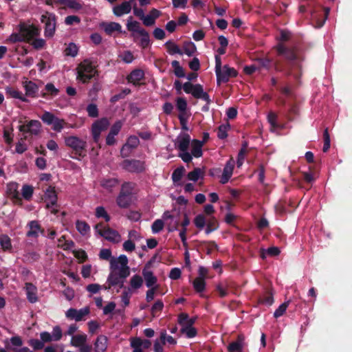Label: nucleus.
Instances as JSON below:
<instances>
[{"mask_svg":"<svg viewBox=\"0 0 352 352\" xmlns=\"http://www.w3.org/2000/svg\"><path fill=\"white\" fill-rule=\"evenodd\" d=\"M191 140L187 133L179 134L175 141V146L179 151L178 155L184 162H190L192 160V156L188 151Z\"/></svg>","mask_w":352,"mask_h":352,"instance_id":"obj_1","label":"nucleus"},{"mask_svg":"<svg viewBox=\"0 0 352 352\" xmlns=\"http://www.w3.org/2000/svg\"><path fill=\"white\" fill-rule=\"evenodd\" d=\"M76 79L82 83L88 82L96 74V69L89 59L82 61L76 67Z\"/></svg>","mask_w":352,"mask_h":352,"instance_id":"obj_2","label":"nucleus"},{"mask_svg":"<svg viewBox=\"0 0 352 352\" xmlns=\"http://www.w3.org/2000/svg\"><path fill=\"white\" fill-rule=\"evenodd\" d=\"M128 258L126 256L122 254L118 258H112L110 261V268L117 272L120 277L126 278L130 274V268L128 266Z\"/></svg>","mask_w":352,"mask_h":352,"instance_id":"obj_3","label":"nucleus"},{"mask_svg":"<svg viewBox=\"0 0 352 352\" xmlns=\"http://www.w3.org/2000/svg\"><path fill=\"white\" fill-rule=\"evenodd\" d=\"M195 318H189L188 314L182 313L178 316V322L181 325V333L188 338H193L196 336V329L192 327Z\"/></svg>","mask_w":352,"mask_h":352,"instance_id":"obj_4","label":"nucleus"},{"mask_svg":"<svg viewBox=\"0 0 352 352\" xmlns=\"http://www.w3.org/2000/svg\"><path fill=\"white\" fill-rule=\"evenodd\" d=\"M183 89L186 94H191L195 98L202 99L208 104L210 102L209 95L204 91L201 85L187 82L184 84Z\"/></svg>","mask_w":352,"mask_h":352,"instance_id":"obj_5","label":"nucleus"},{"mask_svg":"<svg viewBox=\"0 0 352 352\" xmlns=\"http://www.w3.org/2000/svg\"><path fill=\"white\" fill-rule=\"evenodd\" d=\"M95 228L96 232L107 241L114 243L121 241V236L116 230L104 227L102 223L97 224Z\"/></svg>","mask_w":352,"mask_h":352,"instance_id":"obj_6","label":"nucleus"},{"mask_svg":"<svg viewBox=\"0 0 352 352\" xmlns=\"http://www.w3.org/2000/svg\"><path fill=\"white\" fill-rule=\"evenodd\" d=\"M41 120L47 124L52 125V129L60 132L67 125V122L63 119H60L50 112L45 111L41 116Z\"/></svg>","mask_w":352,"mask_h":352,"instance_id":"obj_7","label":"nucleus"},{"mask_svg":"<svg viewBox=\"0 0 352 352\" xmlns=\"http://www.w3.org/2000/svg\"><path fill=\"white\" fill-rule=\"evenodd\" d=\"M131 185L130 184H124L122 186L121 192L117 197L116 202L119 207L126 208L131 204Z\"/></svg>","mask_w":352,"mask_h":352,"instance_id":"obj_8","label":"nucleus"},{"mask_svg":"<svg viewBox=\"0 0 352 352\" xmlns=\"http://www.w3.org/2000/svg\"><path fill=\"white\" fill-rule=\"evenodd\" d=\"M44 201L46 204V208L49 209L51 213L56 214L58 212L57 208V195L54 187L49 186L45 192Z\"/></svg>","mask_w":352,"mask_h":352,"instance_id":"obj_9","label":"nucleus"},{"mask_svg":"<svg viewBox=\"0 0 352 352\" xmlns=\"http://www.w3.org/2000/svg\"><path fill=\"white\" fill-rule=\"evenodd\" d=\"M109 124V121L107 118H101L93 123L91 126V134L96 143L99 142L101 133L108 129Z\"/></svg>","mask_w":352,"mask_h":352,"instance_id":"obj_10","label":"nucleus"},{"mask_svg":"<svg viewBox=\"0 0 352 352\" xmlns=\"http://www.w3.org/2000/svg\"><path fill=\"white\" fill-rule=\"evenodd\" d=\"M19 31L23 34L25 42H29L40 33L37 27L26 23H21L19 25Z\"/></svg>","mask_w":352,"mask_h":352,"instance_id":"obj_11","label":"nucleus"},{"mask_svg":"<svg viewBox=\"0 0 352 352\" xmlns=\"http://www.w3.org/2000/svg\"><path fill=\"white\" fill-rule=\"evenodd\" d=\"M65 145L73 150L77 153H80L86 147V142L80 139L77 136H68L65 138Z\"/></svg>","mask_w":352,"mask_h":352,"instance_id":"obj_12","label":"nucleus"},{"mask_svg":"<svg viewBox=\"0 0 352 352\" xmlns=\"http://www.w3.org/2000/svg\"><path fill=\"white\" fill-rule=\"evenodd\" d=\"M41 21L45 25V36L52 37L56 29V22L54 15L49 13L42 15Z\"/></svg>","mask_w":352,"mask_h":352,"instance_id":"obj_13","label":"nucleus"},{"mask_svg":"<svg viewBox=\"0 0 352 352\" xmlns=\"http://www.w3.org/2000/svg\"><path fill=\"white\" fill-rule=\"evenodd\" d=\"M89 311L88 307H83L78 310L70 308L65 312V316L69 320H74L76 322H79L84 320L85 317L89 314Z\"/></svg>","mask_w":352,"mask_h":352,"instance_id":"obj_14","label":"nucleus"},{"mask_svg":"<svg viewBox=\"0 0 352 352\" xmlns=\"http://www.w3.org/2000/svg\"><path fill=\"white\" fill-rule=\"evenodd\" d=\"M130 345L133 349V352H144V349H148L151 346V342L148 340L133 337L130 338Z\"/></svg>","mask_w":352,"mask_h":352,"instance_id":"obj_15","label":"nucleus"},{"mask_svg":"<svg viewBox=\"0 0 352 352\" xmlns=\"http://www.w3.org/2000/svg\"><path fill=\"white\" fill-rule=\"evenodd\" d=\"M247 346L245 337L239 334L236 340L231 342L228 346V352H244Z\"/></svg>","mask_w":352,"mask_h":352,"instance_id":"obj_16","label":"nucleus"},{"mask_svg":"<svg viewBox=\"0 0 352 352\" xmlns=\"http://www.w3.org/2000/svg\"><path fill=\"white\" fill-rule=\"evenodd\" d=\"M41 124L38 120H31L26 124L19 126V131L23 133H30L32 135H37L40 133Z\"/></svg>","mask_w":352,"mask_h":352,"instance_id":"obj_17","label":"nucleus"},{"mask_svg":"<svg viewBox=\"0 0 352 352\" xmlns=\"http://www.w3.org/2000/svg\"><path fill=\"white\" fill-rule=\"evenodd\" d=\"M237 75V72L232 67L228 65H224L219 72L217 74L218 82H226L228 81L230 78L235 77Z\"/></svg>","mask_w":352,"mask_h":352,"instance_id":"obj_18","label":"nucleus"},{"mask_svg":"<svg viewBox=\"0 0 352 352\" xmlns=\"http://www.w3.org/2000/svg\"><path fill=\"white\" fill-rule=\"evenodd\" d=\"M134 0L124 1L113 8V13L116 16H122L131 12Z\"/></svg>","mask_w":352,"mask_h":352,"instance_id":"obj_19","label":"nucleus"},{"mask_svg":"<svg viewBox=\"0 0 352 352\" xmlns=\"http://www.w3.org/2000/svg\"><path fill=\"white\" fill-rule=\"evenodd\" d=\"M235 162L231 157L226 164L221 177L220 182L223 184H226L232 175Z\"/></svg>","mask_w":352,"mask_h":352,"instance_id":"obj_20","label":"nucleus"},{"mask_svg":"<svg viewBox=\"0 0 352 352\" xmlns=\"http://www.w3.org/2000/svg\"><path fill=\"white\" fill-rule=\"evenodd\" d=\"M123 167L130 172H140L144 169V163L140 160H125Z\"/></svg>","mask_w":352,"mask_h":352,"instance_id":"obj_21","label":"nucleus"},{"mask_svg":"<svg viewBox=\"0 0 352 352\" xmlns=\"http://www.w3.org/2000/svg\"><path fill=\"white\" fill-rule=\"evenodd\" d=\"M161 15V12L155 8H152L149 13L144 17L143 24L146 26H152L155 20Z\"/></svg>","mask_w":352,"mask_h":352,"instance_id":"obj_22","label":"nucleus"},{"mask_svg":"<svg viewBox=\"0 0 352 352\" xmlns=\"http://www.w3.org/2000/svg\"><path fill=\"white\" fill-rule=\"evenodd\" d=\"M126 28L129 32H132V36L134 39L138 38L136 34L143 29L140 27V23L133 20L132 16L127 19Z\"/></svg>","mask_w":352,"mask_h":352,"instance_id":"obj_23","label":"nucleus"},{"mask_svg":"<svg viewBox=\"0 0 352 352\" xmlns=\"http://www.w3.org/2000/svg\"><path fill=\"white\" fill-rule=\"evenodd\" d=\"M144 77V71L140 69H136L133 70L127 76V80L129 82L133 83V85H138Z\"/></svg>","mask_w":352,"mask_h":352,"instance_id":"obj_24","label":"nucleus"},{"mask_svg":"<svg viewBox=\"0 0 352 352\" xmlns=\"http://www.w3.org/2000/svg\"><path fill=\"white\" fill-rule=\"evenodd\" d=\"M25 289L28 300L32 303L36 302L38 300L36 287L33 284L27 283Z\"/></svg>","mask_w":352,"mask_h":352,"instance_id":"obj_25","label":"nucleus"},{"mask_svg":"<svg viewBox=\"0 0 352 352\" xmlns=\"http://www.w3.org/2000/svg\"><path fill=\"white\" fill-rule=\"evenodd\" d=\"M23 87L25 90V96L35 97L38 89L36 83L30 80L23 82Z\"/></svg>","mask_w":352,"mask_h":352,"instance_id":"obj_26","label":"nucleus"},{"mask_svg":"<svg viewBox=\"0 0 352 352\" xmlns=\"http://www.w3.org/2000/svg\"><path fill=\"white\" fill-rule=\"evenodd\" d=\"M108 340L105 336H99L95 342L96 352H104L107 349Z\"/></svg>","mask_w":352,"mask_h":352,"instance_id":"obj_27","label":"nucleus"},{"mask_svg":"<svg viewBox=\"0 0 352 352\" xmlns=\"http://www.w3.org/2000/svg\"><path fill=\"white\" fill-rule=\"evenodd\" d=\"M191 156L195 157H199L202 155V146L203 142L197 140H193L191 142Z\"/></svg>","mask_w":352,"mask_h":352,"instance_id":"obj_28","label":"nucleus"},{"mask_svg":"<svg viewBox=\"0 0 352 352\" xmlns=\"http://www.w3.org/2000/svg\"><path fill=\"white\" fill-rule=\"evenodd\" d=\"M136 35L138 36V38L136 39H134V41L139 40L140 45L142 48H146L149 45V44H150L149 34L144 29H142Z\"/></svg>","mask_w":352,"mask_h":352,"instance_id":"obj_29","label":"nucleus"},{"mask_svg":"<svg viewBox=\"0 0 352 352\" xmlns=\"http://www.w3.org/2000/svg\"><path fill=\"white\" fill-rule=\"evenodd\" d=\"M102 27L107 34H111L114 32H121L122 26L116 22L103 23Z\"/></svg>","mask_w":352,"mask_h":352,"instance_id":"obj_30","label":"nucleus"},{"mask_svg":"<svg viewBox=\"0 0 352 352\" xmlns=\"http://www.w3.org/2000/svg\"><path fill=\"white\" fill-rule=\"evenodd\" d=\"M5 90L8 96L12 98L19 99L23 102L26 101V98L24 97L23 93L17 89L11 87H6Z\"/></svg>","mask_w":352,"mask_h":352,"instance_id":"obj_31","label":"nucleus"},{"mask_svg":"<svg viewBox=\"0 0 352 352\" xmlns=\"http://www.w3.org/2000/svg\"><path fill=\"white\" fill-rule=\"evenodd\" d=\"M87 336L86 334H76L72 337L70 343L73 346L79 347L83 345V344H85L87 342Z\"/></svg>","mask_w":352,"mask_h":352,"instance_id":"obj_32","label":"nucleus"},{"mask_svg":"<svg viewBox=\"0 0 352 352\" xmlns=\"http://www.w3.org/2000/svg\"><path fill=\"white\" fill-rule=\"evenodd\" d=\"M129 283L130 287H127V289H131V291L133 292L142 286L143 279L140 275L135 274L131 278Z\"/></svg>","mask_w":352,"mask_h":352,"instance_id":"obj_33","label":"nucleus"},{"mask_svg":"<svg viewBox=\"0 0 352 352\" xmlns=\"http://www.w3.org/2000/svg\"><path fill=\"white\" fill-rule=\"evenodd\" d=\"M143 276L148 287H153L157 283V278L153 275V272L146 270H143Z\"/></svg>","mask_w":352,"mask_h":352,"instance_id":"obj_34","label":"nucleus"},{"mask_svg":"<svg viewBox=\"0 0 352 352\" xmlns=\"http://www.w3.org/2000/svg\"><path fill=\"white\" fill-rule=\"evenodd\" d=\"M122 278L120 277L119 274L117 273V272L111 270V273L109 275V277L107 278V282L109 283V287H105L104 289H109L111 287V286L116 285L119 283L123 284V282L120 280Z\"/></svg>","mask_w":352,"mask_h":352,"instance_id":"obj_35","label":"nucleus"},{"mask_svg":"<svg viewBox=\"0 0 352 352\" xmlns=\"http://www.w3.org/2000/svg\"><path fill=\"white\" fill-rule=\"evenodd\" d=\"M140 141L138 137L136 136H130L126 143L122 148V153H124L125 151H127L130 148H136L139 145Z\"/></svg>","mask_w":352,"mask_h":352,"instance_id":"obj_36","label":"nucleus"},{"mask_svg":"<svg viewBox=\"0 0 352 352\" xmlns=\"http://www.w3.org/2000/svg\"><path fill=\"white\" fill-rule=\"evenodd\" d=\"M118 182L116 179H104L101 181V186L108 191H112L114 188L118 186Z\"/></svg>","mask_w":352,"mask_h":352,"instance_id":"obj_37","label":"nucleus"},{"mask_svg":"<svg viewBox=\"0 0 352 352\" xmlns=\"http://www.w3.org/2000/svg\"><path fill=\"white\" fill-rule=\"evenodd\" d=\"M30 230L27 233V235L30 237H36L41 232V228L38 223L35 221H32L29 224Z\"/></svg>","mask_w":352,"mask_h":352,"instance_id":"obj_38","label":"nucleus"},{"mask_svg":"<svg viewBox=\"0 0 352 352\" xmlns=\"http://www.w3.org/2000/svg\"><path fill=\"white\" fill-rule=\"evenodd\" d=\"M185 168L183 166L176 168L172 174L173 182L177 185L180 184V181L185 173Z\"/></svg>","mask_w":352,"mask_h":352,"instance_id":"obj_39","label":"nucleus"},{"mask_svg":"<svg viewBox=\"0 0 352 352\" xmlns=\"http://www.w3.org/2000/svg\"><path fill=\"white\" fill-rule=\"evenodd\" d=\"M118 58L122 62L129 64L135 60V56L131 51L126 50L118 55Z\"/></svg>","mask_w":352,"mask_h":352,"instance_id":"obj_40","label":"nucleus"},{"mask_svg":"<svg viewBox=\"0 0 352 352\" xmlns=\"http://www.w3.org/2000/svg\"><path fill=\"white\" fill-rule=\"evenodd\" d=\"M165 46L166 47L167 52L170 54H182V52L181 51L179 46L172 41H168L165 43Z\"/></svg>","mask_w":352,"mask_h":352,"instance_id":"obj_41","label":"nucleus"},{"mask_svg":"<svg viewBox=\"0 0 352 352\" xmlns=\"http://www.w3.org/2000/svg\"><path fill=\"white\" fill-rule=\"evenodd\" d=\"M192 285L196 292H201L205 289L206 287L205 279H203L201 277H197L194 280Z\"/></svg>","mask_w":352,"mask_h":352,"instance_id":"obj_42","label":"nucleus"},{"mask_svg":"<svg viewBox=\"0 0 352 352\" xmlns=\"http://www.w3.org/2000/svg\"><path fill=\"white\" fill-rule=\"evenodd\" d=\"M95 215L97 218H102L106 222L110 221V216L108 214L105 208L102 206H98L96 208Z\"/></svg>","mask_w":352,"mask_h":352,"instance_id":"obj_43","label":"nucleus"},{"mask_svg":"<svg viewBox=\"0 0 352 352\" xmlns=\"http://www.w3.org/2000/svg\"><path fill=\"white\" fill-rule=\"evenodd\" d=\"M133 294L131 289L124 288L121 295V300L124 307L129 305L130 298Z\"/></svg>","mask_w":352,"mask_h":352,"instance_id":"obj_44","label":"nucleus"},{"mask_svg":"<svg viewBox=\"0 0 352 352\" xmlns=\"http://www.w3.org/2000/svg\"><path fill=\"white\" fill-rule=\"evenodd\" d=\"M18 185L16 183H11L8 185V189L11 197L16 201H20L19 194L17 191Z\"/></svg>","mask_w":352,"mask_h":352,"instance_id":"obj_45","label":"nucleus"},{"mask_svg":"<svg viewBox=\"0 0 352 352\" xmlns=\"http://www.w3.org/2000/svg\"><path fill=\"white\" fill-rule=\"evenodd\" d=\"M58 246L63 250H69L74 246V243L72 241L66 240L65 236H62L58 240Z\"/></svg>","mask_w":352,"mask_h":352,"instance_id":"obj_46","label":"nucleus"},{"mask_svg":"<svg viewBox=\"0 0 352 352\" xmlns=\"http://www.w3.org/2000/svg\"><path fill=\"white\" fill-rule=\"evenodd\" d=\"M64 4L66 7L74 10H79L82 8V4L78 0H65Z\"/></svg>","mask_w":352,"mask_h":352,"instance_id":"obj_47","label":"nucleus"},{"mask_svg":"<svg viewBox=\"0 0 352 352\" xmlns=\"http://www.w3.org/2000/svg\"><path fill=\"white\" fill-rule=\"evenodd\" d=\"M34 192L33 187L30 185H23L21 189V194L24 199L30 200L32 197Z\"/></svg>","mask_w":352,"mask_h":352,"instance_id":"obj_48","label":"nucleus"},{"mask_svg":"<svg viewBox=\"0 0 352 352\" xmlns=\"http://www.w3.org/2000/svg\"><path fill=\"white\" fill-rule=\"evenodd\" d=\"M0 244L1 248L4 250H10L12 248L11 240L7 235H2L0 237Z\"/></svg>","mask_w":352,"mask_h":352,"instance_id":"obj_49","label":"nucleus"},{"mask_svg":"<svg viewBox=\"0 0 352 352\" xmlns=\"http://www.w3.org/2000/svg\"><path fill=\"white\" fill-rule=\"evenodd\" d=\"M160 340L163 344H165L166 342H167L170 344H176L177 341L172 336L167 335L166 331H162L160 333Z\"/></svg>","mask_w":352,"mask_h":352,"instance_id":"obj_50","label":"nucleus"},{"mask_svg":"<svg viewBox=\"0 0 352 352\" xmlns=\"http://www.w3.org/2000/svg\"><path fill=\"white\" fill-rule=\"evenodd\" d=\"M280 253V250L276 247H272L267 250H263L261 252L262 258H265L267 256H277Z\"/></svg>","mask_w":352,"mask_h":352,"instance_id":"obj_51","label":"nucleus"},{"mask_svg":"<svg viewBox=\"0 0 352 352\" xmlns=\"http://www.w3.org/2000/svg\"><path fill=\"white\" fill-rule=\"evenodd\" d=\"M176 107L179 111V113H186L187 102L184 98H178L176 100Z\"/></svg>","mask_w":352,"mask_h":352,"instance_id":"obj_52","label":"nucleus"},{"mask_svg":"<svg viewBox=\"0 0 352 352\" xmlns=\"http://www.w3.org/2000/svg\"><path fill=\"white\" fill-rule=\"evenodd\" d=\"M172 67L174 68V73L175 76L179 78H182L185 76L184 71L177 60H173L172 62Z\"/></svg>","mask_w":352,"mask_h":352,"instance_id":"obj_53","label":"nucleus"},{"mask_svg":"<svg viewBox=\"0 0 352 352\" xmlns=\"http://www.w3.org/2000/svg\"><path fill=\"white\" fill-rule=\"evenodd\" d=\"M76 228L78 231L83 235L87 234L90 230V228L87 223H86L85 221H80L76 222Z\"/></svg>","mask_w":352,"mask_h":352,"instance_id":"obj_54","label":"nucleus"},{"mask_svg":"<svg viewBox=\"0 0 352 352\" xmlns=\"http://www.w3.org/2000/svg\"><path fill=\"white\" fill-rule=\"evenodd\" d=\"M164 223L162 220L161 219H157L155 220L152 226H151V230L153 233L156 234L162 231L164 228Z\"/></svg>","mask_w":352,"mask_h":352,"instance_id":"obj_55","label":"nucleus"},{"mask_svg":"<svg viewBox=\"0 0 352 352\" xmlns=\"http://www.w3.org/2000/svg\"><path fill=\"white\" fill-rule=\"evenodd\" d=\"M45 89L46 93L43 94V97H45L46 94H50L54 96L58 94V89H56L52 83H47L45 87Z\"/></svg>","mask_w":352,"mask_h":352,"instance_id":"obj_56","label":"nucleus"},{"mask_svg":"<svg viewBox=\"0 0 352 352\" xmlns=\"http://www.w3.org/2000/svg\"><path fill=\"white\" fill-rule=\"evenodd\" d=\"M289 304V301L281 304L278 307V308L277 309H276V311H274V316L277 318L283 316L285 314V312L286 311Z\"/></svg>","mask_w":352,"mask_h":352,"instance_id":"obj_57","label":"nucleus"},{"mask_svg":"<svg viewBox=\"0 0 352 352\" xmlns=\"http://www.w3.org/2000/svg\"><path fill=\"white\" fill-rule=\"evenodd\" d=\"M206 219L203 214L197 215L194 219V223L199 229H202L205 226Z\"/></svg>","mask_w":352,"mask_h":352,"instance_id":"obj_58","label":"nucleus"},{"mask_svg":"<svg viewBox=\"0 0 352 352\" xmlns=\"http://www.w3.org/2000/svg\"><path fill=\"white\" fill-rule=\"evenodd\" d=\"M201 175H202V171L201 170V169L195 168L192 171L188 173V179H190L191 181L197 182L199 179V177L201 176Z\"/></svg>","mask_w":352,"mask_h":352,"instance_id":"obj_59","label":"nucleus"},{"mask_svg":"<svg viewBox=\"0 0 352 352\" xmlns=\"http://www.w3.org/2000/svg\"><path fill=\"white\" fill-rule=\"evenodd\" d=\"M65 53L67 56L74 57L78 54V47L74 44L70 43L65 49Z\"/></svg>","mask_w":352,"mask_h":352,"instance_id":"obj_60","label":"nucleus"},{"mask_svg":"<svg viewBox=\"0 0 352 352\" xmlns=\"http://www.w3.org/2000/svg\"><path fill=\"white\" fill-rule=\"evenodd\" d=\"M128 237L129 240L134 243L140 241L143 238L141 234L135 230H132L129 232Z\"/></svg>","mask_w":352,"mask_h":352,"instance_id":"obj_61","label":"nucleus"},{"mask_svg":"<svg viewBox=\"0 0 352 352\" xmlns=\"http://www.w3.org/2000/svg\"><path fill=\"white\" fill-rule=\"evenodd\" d=\"M63 333L59 326H55L53 328L52 337L54 341H58L62 338Z\"/></svg>","mask_w":352,"mask_h":352,"instance_id":"obj_62","label":"nucleus"},{"mask_svg":"<svg viewBox=\"0 0 352 352\" xmlns=\"http://www.w3.org/2000/svg\"><path fill=\"white\" fill-rule=\"evenodd\" d=\"M217 228V221L214 218H210L207 223V228L206 229V234H209Z\"/></svg>","mask_w":352,"mask_h":352,"instance_id":"obj_63","label":"nucleus"},{"mask_svg":"<svg viewBox=\"0 0 352 352\" xmlns=\"http://www.w3.org/2000/svg\"><path fill=\"white\" fill-rule=\"evenodd\" d=\"M8 41L12 43L23 42L25 41L24 37L21 32L18 33L12 34L8 38Z\"/></svg>","mask_w":352,"mask_h":352,"instance_id":"obj_64","label":"nucleus"}]
</instances>
